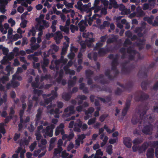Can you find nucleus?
<instances>
[{
	"label": "nucleus",
	"instance_id": "obj_1",
	"mask_svg": "<svg viewBox=\"0 0 158 158\" xmlns=\"http://www.w3.org/2000/svg\"><path fill=\"white\" fill-rule=\"evenodd\" d=\"M101 16V15L95 14L92 17V18L88 17L87 18V17H85V22L84 20L81 21L78 24L80 28V31H83L85 30V27L87 25L86 23L87 22L88 23L91 25L92 24V22L94 19H96V23L97 26L99 25L101 22V20L98 18Z\"/></svg>",
	"mask_w": 158,
	"mask_h": 158
},
{
	"label": "nucleus",
	"instance_id": "obj_2",
	"mask_svg": "<svg viewBox=\"0 0 158 158\" xmlns=\"http://www.w3.org/2000/svg\"><path fill=\"white\" fill-rule=\"evenodd\" d=\"M44 15L41 14L39 17L36 18V21L37 24L35 26V28L39 31L42 30L44 29V27H47L49 26V23L44 20Z\"/></svg>",
	"mask_w": 158,
	"mask_h": 158
},
{
	"label": "nucleus",
	"instance_id": "obj_3",
	"mask_svg": "<svg viewBox=\"0 0 158 158\" xmlns=\"http://www.w3.org/2000/svg\"><path fill=\"white\" fill-rule=\"evenodd\" d=\"M82 36L83 37L87 38V39L84 42V44H83V42L81 43V48H86V45L88 46H91V43L94 41V39L91 38L93 37L92 33L83 32Z\"/></svg>",
	"mask_w": 158,
	"mask_h": 158
},
{
	"label": "nucleus",
	"instance_id": "obj_4",
	"mask_svg": "<svg viewBox=\"0 0 158 158\" xmlns=\"http://www.w3.org/2000/svg\"><path fill=\"white\" fill-rule=\"evenodd\" d=\"M17 73H16L13 75V78L11 81V84L10 83H8L6 85V88L7 89H9L12 86L13 87H15L18 86L19 85V83L15 81L16 79L19 80H21L22 79V78L20 76H19Z\"/></svg>",
	"mask_w": 158,
	"mask_h": 158
},
{
	"label": "nucleus",
	"instance_id": "obj_5",
	"mask_svg": "<svg viewBox=\"0 0 158 158\" xmlns=\"http://www.w3.org/2000/svg\"><path fill=\"white\" fill-rule=\"evenodd\" d=\"M148 143H145L140 147H138L136 145H134L132 147L133 151L135 152L138 151L139 153H141L145 152V150L148 146Z\"/></svg>",
	"mask_w": 158,
	"mask_h": 158
},
{
	"label": "nucleus",
	"instance_id": "obj_6",
	"mask_svg": "<svg viewBox=\"0 0 158 158\" xmlns=\"http://www.w3.org/2000/svg\"><path fill=\"white\" fill-rule=\"evenodd\" d=\"M54 125L52 124L50 126H48L46 127V129L43 131V135L45 137L49 136L50 137L52 136L53 130L55 128Z\"/></svg>",
	"mask_w": 158,
	"mask_h": 158
},
{
	"label": "nucleus",
	"instance_id": "obj_7",
	"mask_svg": "<svg viewBox=\"0 0 158 158\" xmlns=\"http://www.w3.org/2000/svg\"><path fill=\"white\" fill-rule=\"evenodd\" d=\"M77 122L78 123H76L74 125V131L77 132H80L81 131L80 128L81 127L84 130L86 129L87 128L88 126L86 124H83L82 125V123L80 120H78Z\"/></svg>",
	"mask_w": 158,
	"mask_h": 158
},
{
	"label": "nucleus",
	"instance_id": "obj_8",
	"mask_svg": "<svg viewBox=\"0 0 158 158\" xmlns=\"http://www.w3.org/2000/svg\"><path fill=\"white\" fill-rule=\"evenodd\" d=\"M91 6V3L90 2H89L88 4L84 5L83 6L82 10L86 11L88 14L87 16H86L87 17V18L89 17L92 15V10H89V9H91V8H90Z\"/></svg>",
	"mask_w": 158,
	"mask_h": 158
},
{
	"label": "nucleus",
	"instance_id": "obj_9",
	"mask_svg": "<svg viewBox=\"0 0 158 158\" xmlns=\"http://www.w3.org/2000/svg\"><path fill=\"white\" fill-rule=\"evenodd\" d=\"M70 23V19H68L66 22V25L64 26H60V29L62 31H64V33L66 34H67L69 33V28L68 26L69 25Z\"/></svg>",
	"mask_w": 158,
	"mask_h": 158
},
{
	"label": "nucleus",
	"instance_id": "obj_10",
	"mask_svg": "<svg viewBox=\"0 0 158 158\" xmlns=\"http://www.w3.org/2000/svg\"><path fill=\"white\" fill-rule=\"evenodd\" d=\"M153 18V16H151L150 17H144V20L147 21L149 24H153V25L154 26H158V17L156 18V20L153 23H152V21Z\"/></svg>",
	"mask_w": 158,
	"mask_h": 158
},
{
	"label": "nucleus",
	"instance_id": "obj_11",
	"mask_svg": "<svg viewBox=\"0 0 158 158\" xmlns=\"http://www.w3.org/2000/svg\"><path fill=\"white\" fill-rule=\"evenodd\" d=\"M85 137V135L84 134H82L81 135H78V138L76 140L75 147L76 148L78 147L80 145V143L81 142L82 143L83 139Z\"/></svg>",
	"mask_w": 158,
	"mask_h": 158
},
{
	"label": "nucleus",
	"instance_id": "obj_12",
	"mask_svg": "<svg viewBox=\"0 0 158 158\" xmlns=\"http://www.w3.org/2000/svg\"><path fill=\"white\" fill-rule=\"evenodd\" d=\"M64 112L65 114L66 115V117L74 114L75 112V111L74 110V107L73 106H70L67 107L65 109Z\"/></svg>",
	"mask_w": 158,
	"mask_h": 158
},
{
	"label": "nucleus",
	"instance_id": "obj_13",
	"mask_svg": "<svg viewBox=\"0 0 158 158\" xmlns=\"http://www.w3.org/2000/svg\"><path fill=\"white\" fill-rule=\"evenodd\" d=\"M14 55L12 52L9 55H6L5 56L3 60L1 61L2 64H6L8 61L14 58Z\"/></svg>",
	"mask_w": 158,
	"mask_h": 158
},
{
	"label": "nucleus",
	"instance_id": "obj_14",
	"mask_svg": "<svg viewBox=\"0 0 158 158\" xmlns=\"http://www.w3.org/2000/svg\"><path fill=\"white\" fill-rule=\"evenodd\" d=\"M23 110H21L20 111L19 114L20 116V121L21 123L19 124V129L21 128L22 127V124H24L25 123H27V122H28L30 119L29 117H27L24 121H23V120L22 118L21 117V116L23 115Z\"/></svg>",
	"mask_w": 158,
	"mask_h": 158
},
{
	"label": "nucleus",
	"instance_id": "obj_15",
	"mask_svg": "<svg viewBox=\"0 0 158 158\" xmlns=\"http://www.w3.org/2000/svg\"><path fill=\"white\" fill-rule=\"evenodd\" d=\"M152 128L151 125L149 124L148 125L144 127L142 130V131L145 134H150L151 133Z\"/></svg>",
	"mask_w": 158,
	"mask_h": 158
},
{
	"label": "nucleus",
	"instance_id": "obj_16",
	"mask_svg": "<svg viewBox=\"0 0 158 158\" xmlns=\"http://www.w3.org/2000/svg\"><path fill=\"white\" fill-rule=\"evenodd\" d=\"M64 127V124L61 123L60 124L59 127H57L56 130L55 135H58L60 132L62 135H63L64 133V131L63 129Z\"/></svg>",
	"mask_w": 158,
	"mask_h": 158
},
{
	"label": "nucleus",
	"instance_id": "obj_17",
	"mask_svg": "<svg viewBox=\"0 0 158 158\" xmlns=\"http://www.w3.org/2000/svg\"><path fill=\"white\" fill-rule=\"evenodd\" d=\"M67 61V60L66 59H64L63 57H61L60 60H56L54 62L56 64L55 67L56 70H57L59 66H61L62 65V63L64 64L66 63Z\"/></svg>",
	"mask_w": 158,
	"mask_h": 158
},
{
	"label": "nucleus",
	"instance_id": "obj_18",
	"mask_svg": "<svg viewBox=\"0 0 158 158\" xmlns=\"http://www.w3.org/2000/svg\"><path fill=\"white\" fill-rule=\"evenodd\" d=\"M63 36L60 31L57 32L54 36V39L57 44L59 43L60 40L62 38Z\"/></svg>",
	"mask_w": 158,
	"mask_h": 158
},
{
	"label": "nucleus",
	"instance_id": "obj_19",
	"mask_svg": "<svg viewBox=\"0 0 158 158\" xmlns=\"http://www.w3.org/2000/svg\"><path fill=\"white\" fill-rule=\"evenodd\" d=\"M62 150V149L61 147L59 146L57 148L55 149L54 152V157H60V152Z\"/></svg>",
	"mask_w": 158,
	"mask_h": 158
},
{
	"label": "nucleus",
	"instance_id": "obj_20",
	"mask_svg": "<svg viewBox=\"0 0 158 158\" xmlns=\"http://www.w3.org/2000/svg\"><path fill=\"white\" fill-rule=\"evenodd\" d=\"M123 142L124 145L127 148H130L131 147V141L130 138H124Z\"/></svg>",
	"mask_w": 158,
	"mask_h": 158
},
{
	"label": "nucleus",
	"instance_id": "obj_21",
	"mask_svg": "<svg viewBox=\"0 0 158 158\" xmlns=\"http://www.w3.org/2000/svg\"><path fill=\"white\" fill-rule=\"evenodd\" d=\"M31 46L32 49L34 50H36L39 47V45L37 44H36L34 45H33V44L35 43L36 42V39L34 37H33L31 38Z\"/></svg>",
	"mask_w": 158,
	"mask_h": 158
},
{
	"label": "nucleus",
	"instance_id": "obj_22",
	"mask_svg": "<svg viewBox=\"0 0 158 158\" xmlns=\"http://www.w3.org/2000/svg\"><path fill=\"white\" fill-rule=\"evenodd\" d=\"M119 10L122 12L121 14H127L129 12V10L126 9L125 6L122 4L118 6V7Z\"/></svg>",
	"mask_w": 158,
	"mask_h": 158
},
{
	"label": "nucleus",
	"instance_id": "obj_23",
	"mask_svg": "<svg viewBox=\"0 0 158 158\" xmlns=\"http://www.w3.org/2000/svg\"><path fill=\"white\" fill-rule=\"evenodd\" d=\"M94 109L93 108H90L88 111L85 112V120L88 119L91 116V114L94 111Z\"/></svg>",
	"mask_w": 158,
	"mask_h": 158
},
{
	"label": "nucleus",
	"instance_id": "obj_24",
	"mask_svg": "<svg viewBox=\"0 0 158 158\" xmlns=\"http://www.w3.org/2000/svg\"><path fill=\"white\" fill-rule=\"evenodd\" d=\"M154 150L152 148L148 149L147 154L148 158H153L154 157Z\"/></svg>",
	"mask_w": 158,
	"mask_h": 158
},
{
	"label": "nucleus",
	"instance_id": "obj_25",
	"mask_svg": "<svg viewBox=\"0 0 158 158\" xmlns=\"http://www.w3.org/2000/svg\"><path fill=\"white\" fill-rule=\"evenodd\" d=\"M109 2L107 1H105L104 2V4H105L104 8H102L101 10V15H106L107 13L106 9L107 8V6Z\"/></svg>",
	"mask_w": 158,
	"mask_h": 158
},
{
	"label": "nucleus",
	"instance_id": "obj_26",
	"mask_svg": "<svg viewBox=\"0 0 158 158\" xmlns=\"http://www.w3.org/2000/svg\"><path fill=\"white\" fill-rule=\"evenodd\" d=\"M43 128L42 126H40L38 128V131L36 132L35 135L36 136V139L37 140H39L41 138V136L40 134L39 131Z\"/></svg>",
	"mask_w": 158,
	"mask_h": 158
},
{
	"label": "nucleus",
	"instance_id": "obj_27",
	"mask_svg": "<svg viewBox=\"0 0 158 158\" xmlns=\"http://www.w3.org/2000/svg\"><path fill=\"white\" fill-rule=\"evenodd\" d=\"M101 6H102V5L100 6H93L89 10H94V12L95 13L98 12L101 9Z\"/></svg>",
	"mask_w": 158,
	"mask_h": 158
},
{
	"label": "nucleus",
	"instance_id": "obj_28",
	"mask_svg": "<svg viewBox=\"0 0 158 158\" xmlns=\"http://www.w3.org/2000/svg\"><path fill=\"white\" fill-rule=\"evenodd\" d=\"M153 7L152 5H150L149 3L148 4L145 3L143 6V10H150Z\"/></svg>",
	"mask_w": 158,
	"mask_h": 158
},
{
	"label": "nucleus",
	"instance_id": "obj_29",
	"mask_svg": "<svg viewBox=\"0 0 158 158\" xmlns=\"http://www.w3.org/2000/svg\"><path fill=\"white\" fill-rule=\"evenodd\" d=\"M35 34L36 31H35V28L33 27L28 32V36H30L31 35H32L34 36L35 35Z\"/></svg>",
	"mask_w": 158,
	"mask_h": 158
},
{
	"label": "nucleus",
	"instance_id": "obj_30",
	"mask_svg": "<svg viewBox=\"0 0 158 158\" xmlns=\"http://www.w3.org/2000/svg\"><path fill=\"white\" fill-rule=\"evenodd\" d=\"M71 13V17L73 18V19H72V21L73 23H74L73 20L74 19H76L77 20L78 19L77 17H75V16H77V15L78 14L77 13H75L74 11L73 10H70V11Z\"/></svg>",
	"mask_w": 158,
	"mask_h": 158
},
{
	"label": "nucleus",
	"instance_id": "obj_31",
	"mask_svg": "<svg viewBox=\"0 0 158 158\" xmlns=\"http://www.w3.org/2000/svg\"><path fill=\"white\" fill-rule=\"evenodd\" d=\"M112 146L110 145L106 148V152L109 155H111L112 153Z\"/></svg>",
	"mask_w": 158,
	"mask_h": 158
},
{
	"label": "nucleus",
	"instance_id": "obj_32",
	"mask_svg": "<svg viewBox=\"0 0 158 158\" xmlns=\"http://www.w3.org/2000/svg\"><path fill=\"white\" fill-rule=\"evenodd\" d=\"M22 36L21 35H19L18 34H16L11 36V39L14 41L17 40L19 38H22Z\"/></svg>",
	"mask_w": 158,
	"mask_h": 158
},
{
	"label": "nucleus",
	"instance_id": "obj_33",
	"mask_svg": "<svg viewBox=\"0 0 158 158\" xmlns=\"http://www.w3.org/2000/svg\"><path fill=\"white\" fill-rule=\"evenodd\" d=\"M0 49L2 50L3 53L4 55H6L8 51V50L7 48L4 47L2 45H0Z\"/></svg>",
	"mask_w": 158,
	"mask_h": 158
},
{
	"label": "nucleus",
	"instance_id": "obj_34",
	"mask_svg": "<svg viewBox=\"0 0 158 158\" xmlns=\"http://www.w3.org/2000/svg\"><path fill=\"white\" fill-rule=\"evenodd\" d=\"M69 46V44L67 43V44H64V46L62 48L61 54L62 55L64 54L66 52L67 48Z\"/></svg>",
	"mask_w": 158,
	"mask_h": 158
},
{
	"label": "nucleus",
	"instance_id": "obj_35",
	"mask_svg": "<svg viewBox=\"0 0 158 158\" xmlns=\"http://www.w3.org/2000/svg\"><path fill=\"white\" fill-rule=\"evenodd\" d=\"M48 63L49 61L47 59H44V62L42 68L44 72H45L46 71V69L44 68V67L47 66Z\"/></svg>",
	"mask_w": 158,
	"mask_h": 158
},
{
	"label": "nucleus",
	"instance_id": "obj_36",
	"mask_svg": "<svg viewBox=\"0 0 158 158\" xmlns=\"http://www.w3.org/2000/svg\"><path fill=\"white\" fill-rule=\"evenodd\" d=\"M83 4L81 1H79L77 3L76 5V7L78 9L82 10L83 8Z\"/></svg>",
	"mask_w": 158,
	"mask_h": 158
},
{
	"label": "nucleus",
	"instance_id": "obj_37",
	"mask_svg": "<svg viewBox=\"0 0 158 158\" xmlns=\"http://www.w3.org/2000/svg\"><path fill=\"white\" fill-rule=\"evenodd\" d=\"M35 0H26V2H23L22 3V5L25 7H27L28 6L27 3L30 4L31 3V2Z\"/></svg>",
	"mask_w": 158,
	"mask_h": 158
},
{
	"label": "nucleus",
	"instance_id": "obj_38",
	"mask_svg": "<svg viewBox=\"0 0 158 158\" xmlns=\"http://www.w3.org/2000/svg\"><path fill=\"white\" fill-rule=\"evenodd\" d=\"M142 139H140L137 138L135 139L133 141V144H135L134 145H137V144L140 143L142 142Z\"/></svg>",
	"mask_w": 158,
	"mask_h": 158
},
{
	"label": "nucleus",
	"instance_id": "obj_39",
	"mask_svg": "<svg viewBox=\"0 0 158 158\" xmlns=\"http://www.w3.org/2000/svg\"><path fill=\"white\" fill-rule=\"evenodd\" d=\"M3 3H0V12L2 13H4L6 11V10L5 9V6L2 4Z\"/></svg>",
	"mask_w": 158,
	"mask_h": 158
},
{
	"label": "nucleus",
	"instance_id": "obj_40",
	"mask_svg": "<svg viewBox=\"0 0 158 158\" xmlns=\"http://www.w3.org/2000/svg\"><path fill=\"white\" fill-rule=\"evenodd\" d=\"M144 15V13L143 11L141 10L139 12H138L137 15H136L138 17H141L143 16ZM135 13H134L131 14L132 16L134 17L136 15Z\"/></svg>",
	"mask_w": 158,
	"mask_h": 158
},
{
	"label": "nucleus",
	"instance_id": "obj_41",
	"mask_svg": "<svg viewBox=\"0 0 158 158\" xmlns=\"http://www.w3.org/2000/svg\"><path fill=\"white\" fill-rule=\"evenodd\" d=\"M110 3L111 5H113L114 8H118V5L117 4V2L115 0H110Z\"/></svg>",
	"mask_w": 158,
	"mask_h": 158
},
{
	"label": "nucleus",
	"instance_id": "obj_42",
	"mask_svg": "<svg viewBox=\"0 0 158 158\" xmlns=\"http://www.w3.org/2000/svg\"><path fill=\"white\" fill-rule=\"evenodd\" d=\"M9 80L8 77H3L1 79L0 78V83H2L4 84L6 82Z\"/></svg>",
	"mask_w": 158,
	"mask_h": 158
},
{
	"label": "nucleus",
	"instance_id": "obj_43",
	"mask_svg": "<svg viewBox=\"0 0 158 158\" xmlns=\"http://www.w3.org/2000/svg\"><path fill=\"white\" fill-rule=\"evenodd\" d=\"M27 21L26 20H22V22L20 24L21 27L24 28L26 27Z\"/></svg>",
	"mask_w": 158,
	"mask_h": 158
},
{
	"label": "nucleus",
	"instance_id": "obj_44",
	"mask_svg": "<svg viewBox=\"0 0 158 158\" xmlns=\"http://www.w3.org/2000/svg\"><path fill=\"white\" fill-rule=\"evenodd\" d=\"M8 22L10 24L11 27H13L15 24V20L12 18H10L8 20Z\"/></svg>",
	"mask_w": 158,
	"mask_h": 158
},
{
	"label": "nucleus",
	"instance_id": "obj_45",
	"mask_svg": "<svg viewBox=\"0 0 158 158\" xmlns=\"http://www.w3.org/2000/svg\"><path fill=\"white\" fill-rule=\"evenodd\" d=\"M97 56V54L94 53H92L88 55V57L90 58L91 59L93 57L94 60H96V57Z\"/></svg>",
	"mask_w": 158,
	"mask_h": 158
},
{
	"label": "nucleus",
	"instance_id": "obj_46",
	"mask_svg": "<svg viewBox=\"0 0 158 158\" xmlns=\"http://www.w3.org/2000/svg\"><path fill=\"white\" fill-rule=\"evenodd\" d=\"M70 29L71 32L72 33H74L75 31H77L78 30V28L73 25H71L70 26Z\"/></svg>",
	"mask_w": 158,
	"mask_h": 158
},
{
	"label": "nucleus",
	"instance_id": "obj_47",
	"mask_svg": "<svg viewBox=\"0 0 158 158\" xmlns=\"http://www.w3.org/2000/svg\"><path fill=\"white\" fill-rule=\"evenodd\" d=\"M104 128L106 130L107 132L109 134L112 133L114 131L113 130H111L110 129L108 126L106 125L104 126Z\"/></svg>",
	"mask_w": 158,
	"mask_h": 158
},
{
	"label": "nucleus",
	"instance_id": "obj_48",
	"mask_svg": "<svg viewBox=\"0 0 158 158\" xmlns=\"http://www.w3.org/2000/svg\"><path fill=\"white\" fill-rule=\"evenodd\" d=\"M96 118H95L90 119L88 121V124L89 125H91L95 123Z\"/></svg>",
	"mask_w": 158,
	"mask_h": 158
},
{
	"label": "nucleus",
	"instance_id": "obj_49",
	"mask_svg": "<svg viewBox=\"0 0 158 158\" xmlns=\"http://www.w3.org/2000/svg\"><path fill=\"white\" fill-rule=\"evenodd\" d=\"M36 145V141L34 142L33 143L31 144V145H30L29 147V148L31 151H33Z\"/></svg>",
	"mask_w": 158,
	"mask_h": 158
},
{
	"label": "nucleus",
	"instance_id": "obj_50",
	"mask_svg": "<svg viewBox=\"0 0 158 158\" xmlns=\"http://www.w3.org/2000/svg\"><path fill=\"white\" fill-rule=\"evenodd\" d=\"M63 98L66 100H68L70 98V95L69 94H64L62 96Z\"/></svg>",
	"mask_w": 158,
	"mask_h": 158
},
{
	"label": "nucleus",
	"instance_id": "obj_51",
	"mask_svg": "<svg viewBox=\"0 0 158 158\" xmlns=\"http://www.w3.org/2000/svg\"><path fill=\"white\" fill-rule=\"evenodd\" d=\"M3 100L2 98H0V106L2 105L3 102H5L6 101V95L5 94L3 96Z\"/></svg>",
	"mask_w": 158,
	"mask_h": 158
},
{
	"label": "nucleus",
	"instance_id": "obj_52",
	"mask_svg": "<svg viewBox=\"0 0 158 158\" xmlns=\"http://www.w3.org/2000/svg\"><path fill=\"white\" fill-rule=\"evenodd\" d=\"M64 70L67 73H69L71 75H74L75 72L73 70H70L69 69H65L64 68Z\"/></svg>",
	"mask_w": 158,
	"mask_h": 158
},
{
	"label": "nucleus",
	"instance_id": "obj_53",
	"mask_svg": "<svg viewBox=\"0 0 158 158\" xmlns=\"http://www.w3.org/2000/svg\"><path fill=\"white\" fill-rule=\"evenodd\" d=\"M80 88L81 89H82L85 93L87 92V89L85 87L84 84H81L80 86Z\"/></svg>",
	"mask_w": 158,
	"mask_h": 158
},
{
	"label": "nucleus",
	"instance_id": "obj_54",
	"mask_svg": "<svg viewBox=\"0 0 158 158\" xmlns=\"http://www.w3.org/2000/svg\"><path fill=\"white\" fill-rule=\"evenodd\" d=\"M118 139L117 138L115 139H110L109 141V143L110 144H113L116 143L118 141Z\"/></svg>",
	"mask_w": 158,
	"mask_h": 158
},
{
	"label": "nucleus",
	"instance_id": "obj_55",
	"mask_svg": "<svg viewBox=\"0 0 158 158\" xmlns=\"http://www.w3.org/2000/svg\"><path fill=\"white\" fill-rule=\"evenodd\" d=\"M51 48L55 52H56L59 49V47L54 44L52 45Z\"/></svg>",
	"mask_w": 158,
	"mask_h": 158
},
{
	"label": "nucleus",
	"instance_id": "obj_56",
	"mask_svg": "<svg viewBox=\"0 0 158 158\" xmlns=\"http://www.w3.org/2000/svg\"><path fill=\"white\" fill-rule=\"evenodd\" d=\"M56 138H52L50 141V147L49 148V150L50 151L51 149H50V148L51 146H52V144H53L54 142L56 141Z\"/></svg>",
	"mask_w": 158,
	"mask_h": 158
},
{
	"label": "nucleus",
	"instance_id": "obj_57",
	"mask_svg": "<svg viewBox=\"0 0 158 158\" xmlns=\"http://www.w3.org/2000/svg\"><path fill=\"white\" fill-rule=\"evenodd\" d=\"M6 71H7L8 73V75H10V71H12L13 69L9 65L6 66Z\"/></svg>",
	"mask_w": 158,
	"mask_h": 158
},
{
	"label": "nucleus",
	"instance_id": "obj_58",
	"mask_svg": "<svg viewBox=\"0 0 158 158\" xmlns=\"http://www.w3.org/2000/svg\"><path fill=\"white\" fill-rule=\"evenodd\" d=\"M41 143L42 144L43 146V148L45 149L46 148V147L44 145H45L47 143V141L45 139H43L41 140Z\"/></svg>",
	"mask_w": 158,
	"mask_h": 158
},
{
	"label": "nucleus",
	"instance_id": "obj_59",
	"mask_svg": "<svg viewBox=\"0 0 158 158\" xmlns=\"http://www.w3.org/2000/svg\"><path fill=\"white\" fill-rule=\"evenodd\" d=\"M103 155V152L101 151L100 149L96 151L95 155H97L98 156V155H100L102 156Z\"/></svg>",
	"mask_w": 158,
	"mask_h": 158
},
{
	"label": "nucleus",
	"instance_id": "obj_60",
	"mask_svg": "<svg viewBox=\"0 0 158 158\" xmlns=\"http://www.w3.org/2000/svg\"><path fill=\"white\" fill-rule=\"evenodd\" d=\"M107 116V115H103L100 116L99 118V120L101 122H103L105 120V118Z\"/></svg>",
	"mask_w": 158,
	"mask_h": 158
},
{
	"label": "nucleus",
	"instance_id": "obj_61",
	"mask_svg": "<svg viewBox=\"0 0 158 158\" xmlns=\"http://www.w3.org/2000/svg\"><path fill=\"white\" fill-rule=\"evenodd\" d=\"M24 0H16L14 2V4L13 5L14 8H15L17 7L16 4L17 3V2L18 3H20L22 1H24Z\"/></svg>",
	"mask_w": 158,
	"mask_h": 158
},
{
	"label": "nucleus",
	"instance_id": "obj_62",
	"mask_svg": "<svg viewBox=\"0 0 158 158\" xmlns=\"http://www.w3.org/2000/svg\"><path fill=\"white\" fill-rule=\"evenodd\" d=\"M68 156V154L65 151H63L61 152V156L62 157L66 158Z\"/></svg>",
	"mask_w": 158,
	"mask_h": 158
},
{
	"label": "nucleus",
	"instance_id": "obj_63",
	"mask_svg": "<svg viewBox=\"0 0 158 158\" xmlns=\"http://www.w3.org/2000/svg\"><path fill=\"white\" fill-rule=\"evenodd\" d=\"M7 18L6 16L4 15H1L0 16V22L2 23L5 19H6Z\"/></svg>",
	"mask_w": 158,
	"mask_h": 158
},
{
	"label": "nucleus",
	"instance_id": "obj_64",
	"mask_svg": "<svg viewBox=\"0 0 158 158\" xmlns=\"http://www.w3.org/2000/svg\"><path fill=\"white\" fill-rule=\"evenodd\" d=\"M17 10L18 12L22 13L24 11V9L22 6H19L18 7Z\"/></svg>",
	"mask_w": 158,
	"mask_h": 158
}]
</instances>
